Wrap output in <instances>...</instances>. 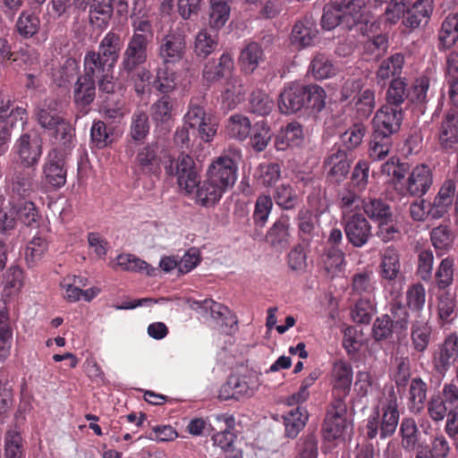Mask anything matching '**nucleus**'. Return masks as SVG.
<instances>
[{
    "label": "nucleus",
    "mask_w": 458,
    "mask_h": 458,
    "mask_svg": "<svg viewBox=\"0 0 458 458\" xmlns=\"http://www.w3.org/2000/svg\"><path fill=\"white\" fill-rule=\"evenodd\" d=\"M113 12L112 0H93L89 5V21L98 28H106Z\"/></svg>",
    "instance_id": "obj_36"
},
{
    "label": "nucleus",
    "mask_w": 458,
    "mask_h": 458,
    "mask_svg": "<svg viewBox=\"0 0 458 458\" xmlns=\"http://www.w3.org/2000/svg\"><path fill=\"white\" fill-rule=\"evenodd\" d=\"M264 60V52L257 42L248 43L241 51L239 63L242 71L252 73Z\"/></svg>",
    "instance_id": "obj_34"
},
{
    "label": "nucleus",
    "mask_w": 458,
    "mask_h": 458,
    "mask_svg": "<svg viewBox=\"0 0 458 458\" xmlns=\"http://www.w3.org/2000/svg\"><path fill=\"white\" fill-rule=\"evenodd\" d=\"M455 190V182L451 179L445 180L431 202L428 216L434 219L443 217L454 201Z\"/></svg>",
    "instance_id": "obj_23"
},
{
    "label": "nucleus",
    "mask_w": 458,
    "mask_h": 458,
    "mask_svg": "<svg viewBox=\"0 0 458 458\" xmlns=\"http://www.w3.org/2000/svg\"><path fill=\"white\" fill-rule=\"evenodd\" d=\"M167 174L176 177L178 186L186 193L194 191L199 182V174L193 158L182 152L177 157H168L165 165Z\"/></svg>",
    "instance_id": "obj_4"
},
{
    "label": "nucleus",
    "mask_w": 458,
    "mask_h": 458,
    "mask_svg": "<svg viewBox=\"0 0 458 458\" xmlns=\"http://www.w3.org/2000/svg\"><path fill=\"white\" fill-rule=\"evenodd\" d=\"M96 97V82L91 78L81 75L77 78L73 88V98L77 106L86 107Z\"/></svg>",
    "instance_id": "obj_32"
},
{
    "label": "nucleus",
    "mask_w": 458,
    "mask_h": 458,
    "mask_svg": "<svg viewBox=\"0 0 458 458\" xmlns=\"http://www.w3.org/2000/svg\"><path fill=\"white\" fill-rule=\"evenodd\" d=\"M208 24L213 30H219L229 20L231 8L229 0H209Z\"/></svg>",
    "instance_id": "obj_43"
},
{
    "label": "nucleus",
    "mask_w": 458,
    "mask_h": 458,
    "mask_svg": "<svg viewBox=\"0 0 458 458\" xmlns=\"http://www.w3.org/2000/svg\"><path fill=\"white\" fill-rule=\"evenodd\" d=\"M433 0H418L406 10L403 26L410 31L428 24L433 13Z\"/></svg>",
    "instance_id": "obj_22"
},
{
    "label": "nucleus",
    "mask_w": 458,
    "mask_h": 458,
    "mask_svg": "<svg viewBox=\"0 0 458 458\" xmlns=\"http://www.w3.org/2000/svg\"><path fill=\"white\" fill-rule=\"evenodd\" d=\"M367 129L364 123L360 122L353 123L344 131L339 135V142L334 147H340L346 152L357 148L362 142L366 135Z\"/></svg>",
    "instance_id": "obj_31"
},
{
    "label": "nucleus",
    "mask_w": 458,
    "mask_h": 458,
    "mask_svg": "<svg viewBox=\"0 0 458 458\" xmlns=\"http://www.w3.org/2000/svg\"><path fill=\"white\" fill-rule=\"evenodd\" d=\"M217 46V34H212L207 29H201L195 36L193 52L198 58L206 59L216 49Z\"/></svg>",
    "instance_id": "obj_37"
},
{
    "label": "nucleus",
    "mask_w": 458,
    "mask_h": 458,
    "mask_svg": "<svg viewBox=\"0 0 458 458\" xmlns=\"http://www.w3.org/2000/svg\"><path fill=\"white\" fill-rule=\"evenodd\" d=\"M5 458H24V445L21 434L15 429L6 432L4 438Z\"/></svg>",
    "instance_id": "obj_59"
},
{
    "label": "nucleus",
    "mask_w": 458,
    "mask_h": 458,
    "mask_svg": "<svg viewBox=\"0 0 458 458\" xmlns=\"http://www.w3.org/2000/svg\"><path fill=\"white\" fill-rule=\"evenodd\" d=\"M184 124L193 131H196L198 136L205 142L211 141L216 133V119L193 100L190 102L188 112L184 115Z\"/></svg>",
    "instance_id": "obj_7"
},
{
    "label": "nucleus",
    "mask_w": 458,
    "mask_h": 458,
    "mask_svg": "<svg viewBox=\"0 0 458 458\" xmlns=\"http://www.w3.org/2000/svg\"><path fill=\"white\" fill-rule=\"evenodd\" d=\"M274 199L279 207L290 210L296 207L298 195L290 184L282 183L276 188Z\"/></svg>",
    "instance_id": "obj_61"
},
{
    "label": "nucleus",
    "mask_w": 458,
    "mask_h": 458,
    "mask_svg": "<svg viewBox=\"0 0 458 458\" xmlns=\"http://www.w3.org/2000/svg\"><path fill=\"white\" fill-rule=\"evenodd\" d=\"M321 264L331 277H335L344 270V252L335 248L329 247L325 249L324 253L320 258Z\"/></svg>",
    "instance_id": "obj_39"
},
{
    "label": "nucleus",
    "mask_w": 458,
    "mask_h": 458,
    "mask_svg": "<svg viewBox=\"0 0 458 458\" xmlns=\"http://www.w3.org/2000/svg\"><path fill=\"white\" fill-rule=\"evenodd\" d=\"M297 225L300 237L302 241L309 242L315 234H317L316 217L313 213L307 209L301 208L297 215Z\"/></svg>",
    "instance_id": "obj_52"
},
{
    "label": "nucleus",
    "mask_w": 458,
    "mask_h": 458,
    "mask_svg": "<svg viewBox=\"0 0 458 458\" xmlns=\"http://www.w3.org/2000/svg\"><path fill=\"white\" fill-rule=\"evenodd\" d=\"M431 327L425 321H415L412 324L411 331V343L414 349L419 352H423L430 341Z\"/></svg>",
    "instance_id": "obj_53"
},
{
    "label": "nucleus",
    "mask_w": 458,
    "mask_h": 458,
    "mask_svg": "<svg viewBox=\"0 0 458 458\" xmlns=\"http://www.w3.org/2000/svg\"><path fill=\"white\" fill-rule=\"evenodd\" d=\"M398 406L394 391H391L387 396L380 399L378 403L373 406L364 426L368 439H375L377 436L381 439H386L395 433L400 420Z\"/></svg>",
    "instance_id": "obj_1"
},
{
    "label": "nucleus",
    "mask_w": 458,
    "mask_h": 458,
    "mask_svg": "<svg viewBox=\"0 0 458 458\" xmlns=\"http://www.w3.org/2000/svg\"><path fill=\"white\" fill-rule=\"evenodd\" d=\"M403 64L404 55L402 53H395L384 60L377 72V82L384 86L391 77L399 75Z\"/></svg>",
    "instance_id": "obj_40"
},
{
    "label": "nucleus",
    "mask_w": 458,
    "mask_h": 458,
    "mask_svg": "<svg viewBox=\"0 0 458 458\" xmlns=\"http://www.w3.org/2000/svg\"><path fill=\"white\" fill-rule=\"evenodd\" d=\"M323 166L329 181L336 183L343 182L351 166L347 152L340 147H333L325 158Z\"/></svg>",
    "instance_id": "obj_17"
},
{
    "label": "nucleus",
    "mask_w": 458,
    "mask_h": 458,
    "mask_svg": "<svg viewBox=\"0 0 458 458\" xmlns=\"http://www.w3.org/2000/svg\"><path fill=\"white\" fill-rule=\"evenodd\" d=\"M402 446L405 451H414L419 442V429L414 419L407 417L401 421L399 429Z\"/></svg>",
    "instance_id": "obj_46"
},
{
    "label": "nucleus",
    "mask_w": 458,
    "mask_h": 458,
    "mask_svg": "<svg viewBox=\"0 0 458 458\" xmlns=\"http://www.w3.org/2000/svg\"><path fill=\"white\" fill-rule=\"evenodd\" d=\"M48 243L41 236H34L26 245L25 260L30 267L36 266L44 257Z\"/></svg>",
    "instance_id": "obj_49"
},
{
    "label": "nucleus",
    "mask_w": 458,
    "mask_h": 458,
    "mask_svg": "<svg viewBox=\"0 0 458 458\" xmlns=\"http://www.w3.org/2000/svg\"><path fill=\"white\" fill-rule=\"evenodd\" d=\"M281 177V168L276 163H263L255 172L257 182L264 187L274 185Z\"/></svg>",
    "instance_id": "obj_55"
},
{
    "label": "nucleus",
    "mask_w": 458,
    "mask_h": 458,
    "mask_svg": "<svg viewBox=\"0 0 458 458\" xmlns=\"http://www.w3.org/2000/svg\"><path fill=\"white\" fill-rule=\"evenodd\" d=\"M378 274L385 285H394L401 277L399 252L393 247L386 248L380 254Z\"/></svg>",
    "instance_id": "obj_20"
},
{
    "label": "nucleus",
    "mask_w": 458,
    "mask_h": 458,
    "mask_svg": "<svg viewBox=\"0 0 458 458\" xmlns=\"http://www.w3.org/2000/svg\"><path fill=\"white\" fill-rule=\"evenodd\" d=\"M316 22L312 17L305 16L293 27L290 42L296 49H303L314 45L318 36Z\"/></svg>",
    "instance_id": "obj_19"
},
{
    "label": "nucleus",
    "mask_w": 458,
    "mask_h": 458,
    "mask_svg": "<svg viewBox=\"0 0 458 458\" xmlns=\"http://www.w3.org/2000/svg\"><path fill=\"white\" fill-rule=\"evenodd\" d=\"M362 209L371 220L378 222L388 220L392 216L389 205L380 199H364Z\"/></svg>",
    "instance_id": "obj_48"
},
{
    "label": "nucleus",
    "mask_w": 458,
    "mask_h": 458,
    "mask_svg": "<svg viewBox=\"0 0 458 458\" xmlns=\"http://www.w3.org/2000/svg\"><path fill=\"white\" fill-rule=\"evenodd\" d=\"M427 395V385L420 377L411 380L409 389L410 410L420 411Z\"/></svg>",
    "instance_id": "obj_57"
},
{
    "label": "nucleus",
    "mask_w": 458,
    "mask_h": 458,
    "mask_svg": "<svg viewBox=\"0 0 458 458\" xmlns=\"http://www.w3.org/2000/svg\"><path fill=\"white\" fill-rule=\"evenodd\" d=\"M117 266L124 271L145 273L149 276H155L157 271V268L132 254L119 255Z\"/></svg>",
    "instance_id": "obj_44"
},
{
    "label": "nucleus",
    "mask_w": 458,
    "mask_h": 458,
    "mask_svg": "<svg viewBox=\"0 0 458 458\" xmlns=\"http://www.w3.org/2000/svg\"><path fill=\"white\" fill-rule=\"evenodd\" d=\"M403 119V110L398 106H383L375 114L373 123V133L377 137L391 138L398 132Z\"/></svg>",
    "instance_id": "obj_11"
},
{
    "label": "nucleus",
    "mask_w": 458,
    "mask_h": 458,
    "mask_svg": "<svg viewBox=\"0 0 458 458\" xmlns=\"http://www.w3.org/2000/svg\"><path fill=\"white\" fill-rule=\"evenodd\" d=\"M83 66V75L97 80L100 92L110 94L114 91V64L96 51H89L84 56Z\"/></svg>",
    "instance_id": "obj_3"
},
{
    "label": "nucleus",
    "mask_w": 458,
    "mask_h": 458,
    "mask_svg": "<svg viewBox=\"0 0 458 458\" xmlns=\"http://www.w3.org/2000/svg\"><path fill=\"white\" fill-rule=\"evenodd\" d=\"M149 44L141 38H129L120 64V73L122 76L132 73L138 67L147 62L148 47Z\"/></svg>",
    "instance_id": "obj_14"
},
{
    "label": "nucleus",
    "mask_w": 458,
    "mask_h": 458,
    "mask_svg": "<svg viewBox=\"0 0 458 458\" xmlns=\"http://www.w3.org/2000/svg\"><path fill=\"white\" fill-rule=\"evenodd\" d=\"M135 166L143 174H157L160 172V159L157 144H148L137 151Z\"/></svg>",
    "instance_id": "obj_25"
},
{
    "label": "nucleus",
    "mask_w": 458,
    "mask_h": 458,
    "mask_svg": "<svg viewBox=\"0 0 458 458\" xmlns=\"http://www.w3.org/2000/svg\"><path fill=\"white\" fill-rule=\"evenodd\" d=\"M79 66L75 59L67 58L52 68V78L59 87H66L78 75Z\"/></svg>",
    "instance_id": "obj_41"
},
{
    "label": "nucleus",
    "mask_w": 458,
    "mask_h": 458,
    "mask_svg": "<svg viewBox=\"0 0 458 458\" xmlns=\"http://www.w3.org/2000/svg\"><path fill=\"white\" fill-rule=\"evenodd\" d=\"M310 71L317 80H324L335 74L336 69L331 60L323 54L318 53L312 58Z\"/></svg>",
    "instance_id": "obj_51"
},
{
    "label": "nucleus",
    "mask_w": 458,
    "mask_h": 458,
    "mask_svg": "<svg viewBox=\"0 0 458 458\" xmlns=\"http://www.w3.org/2000/svg\"><path fill=\"white\" fill-rule=\"evenodd\" d=\"M61 145L48 152L43 165L42 182L51 190L62 188L66 183L67 168L65 165L66 150Z\"/></svg>",
    "instance_id": "obj_5"
},
{
    "label": "nucleus",
    "mask_w": 458,
    "mask_h": 458,
    "mask_svg": "<svg viewBox=\"0 0 458 458\" xmlns=\"http://www.w3.org/2000/svg\"><path fill=\"white\" fill-rule=\"evenodd\" d=\"M364 199H360L358 192L345 189L340 194L339 207L341 209L342 219L347 216L360 214L357 212L363 207Z\"/></svg>",
    "instance_id": "obj_50"
},
{
    "label": "nucleus",
    "mask_w": 458,
    "mask_h": 458,
    "mask_svg": "<svg viewBox=\"0 0 458 458\" xmlns=\"http://www.w3.org/2000/svg\"><path fill=\"white\" fill-rule=\"evenodd\" d=\"M309 419V413L303 407L297 406L284 416L285 435L290 438H295L305 427Z\"/></svg>",
    "instance_id": "obj_38"
},
{
    "label": "nucleus",
    "mask_w": 458,
    "mask_h": 458,
    "mask_svg": "<svg viewBox=\"0 0 458 458\" xmlns=\"http://www.w3.org/2000/svg\"><path fill=\"white\" fill-rule=\"evenodd\" d=\"M12 336L8 312L3 309L0 310V362L4 361L10 355Z\"/></svg>",
    "instance_id": "obj_54"
},
{
    "label": "nucleus",
    "mask_w": 458,
    "mask_h": 458,
    "mask_svg": "<svg viewBox=\"0 0 458 458\" xmlns=\"http://www.w3.org/2000/svg\"><path fill=\"white\" fill-rule=\"evenodd\" d=\"M154 88L166 95L176 88V73L171 69V65L160 64L156 70Z\"/></svg>",
    "instance_id": "obj_45"
},
{
    "label": "nucleus",
    "mask_w": 458,
    "mask_h": 458,
    "mask_svg": "<svg viewBox=\"0 0 458 458\" xmlns=\"http://www.w3.org/2000/svg\"><path fill=\"white\" fill-rule=\"evenodd\" d=\"M305 85L293 82L280 94L278 108L283 114H293L305 108Z\"/></svg>",
    "instance_id": "obj_21"
},
{
    "label": "nucleus",
    "mask_w": 458,
    "mask_h": 458,
    "mask_svg": "<svg viewBox=\"0 0 458 458\" xmlns=\"http://www.w3.org/2000/svg\"><path fill=\"white\" fill-rule=\"evenodd\" d=\"M132 35L131 38H141L151 43L154 38V30L151 21L150 10L142 1H136L131 14Z\"/></svg>",
    "instance_id": "obj_16"
},
{
    "label": "nucleus",
    "mask_w": 458,
    "mask_h": 458,
    "mask_svg": "<svg viewBox=\"0 0 458 458\" xmlns=\"http://www.w3.org/2000/svg\"><path fill=\"white\" fill-rule=\"evenodd\" d=\"M342 12L343 28L352 30L359 27L358 30H363L361 24L366 26L369 22V15L366 13L365 0H342L338 3Z\"/></svg>",
    "instance_id": "obj_18"
},
{
    "label": "nucleus",
    "mask_w": 458,
    "mask_h": 458,
    "mask_svg": "<svg viewBox=\"0 0 458 458\" xmlns=\"http://www.w3.org/2000/svg\"><path fill=\"white\" fill-rule=\"evenodd\" d=\"M38 189L36 174L33 171L21 170L16 172L12 181V193L13 198L30 199Z\"/></svg>",
    "instance_id": "obj_27"
},
{
    "label": "nucleus",
    "mask_w": 458,
    "mask_h": 458,
    "mask_svg": "<svg viewBox=\"0 0 458 458\" xmlns=\"http://www.w3.org/2000/svg\"><path fill=\"white\" fill-rule=\"evenodd\" d=\"M92 144L98 148H104L113 141L112 129L107 128L102 121L94 122L90 129Z\"/></svg>",
    "instance_id": "obj_63"
},
{
    "label": "nucleus",
    "mask_w": 458,
    "mask_h": 458,
    "mask_svg": "<svg viewBox=\"0 0 458 458\" xmlns=\"http://www.w3.org/2000/svg\"><path fill=\"white\" fill-rule=\"evenodd\" d=\"M353 371L352 365L344 360H337L331 370V385L333 388L346 396L352 386Z\"/></svg>",
    "instance_id": "obj_28"
},
{
    "label": "nucleus",
    "mask_w": 458,
    "mask_h": 458,
    "mask_svg": "<svg viewBox=\"0 0 458 458\" xmlns=\"http://www.w3.org/2000/svg\"><path fill=\"white\" fill-rule=\"evenodd\" d=\"M149 132L148 115L143 111H136L131 116L130 134L134 140H141Z\"/></svg>",
    "instance_id": "obj_64"
},
{
    "label": "nucleus",
    "mask_w": 458,
    "mask_h": 458,
    "mask_svg": "<svg viewBox=\"0 0 458 458\" xmlns=\"http://www.w3.org/2000/svg\"><path fill=\"white\" fill-rule=\"evenodd\" d=\"M346 238L353 247L365 246L373 236L372 226L363 214H355L342 219Z\"/></svg>",
    "instance_id": "obj_13"
},
{
    "label": "nucleus",
    "mask_w": 458,
    "mask_h": 458,
    "mask_svg": "<svg viewBox=\"0 0 458 458\" xmlns=\"http://www.w3.org/2000/svg\"><path fill=\"white\" fill-rule=\"evenodd\" d=\"M273 106V101L265 92L259 89L252 91L249 105L251 113L265 116L270 114Z\"/></svg>",
    "instance_id": "obj_62"
},
{
    "label": "nucleus",
    "mask_w": 458,
    "mask_h": 458,
    "mask_svg": "<svg viewBox=\"0 0 458 458\" xmlns=\"http://www.w3.org/2000/svg\"><path fill=\"white\" fill-rule=\"evenodd\" d=\"M246 89L238 77H229L221 94V104L226 110H232L243 99Z\"/></svg>",
    "instance_id": "obj_29"
},
{
    "label": "nucleus",
    "mask_w": 458,
    "mask_h": 458,
    "mask_svg": "<svg viewBox=\"0 0 458 458\" xmlns=\"http://www.w3.org/2000/svg\"><path fill=\"white\" fill-rule=\"evenodd\" d=\"M206 176L227 191L237 179L236 163L232 157L222 155L209 165Z\"/></svg>",
    "instance_id": "obj_10"
},
{
    "label": "nucleus",
    "mask_w": 458,
    "mask_h": 458,
    "mask_svg": "<svg viewBox=\"0 0 458 458\" xmlns=\"http://www.w3.org/2000/svg\"><path fill=\"white\" fill-rule=\"evenodd\" d=\"M122 47L123 40L120 34L110 30L100 40L98 51L96 52L115 65L118 61Z\"/></svg>",
    "instance_id": "obj_35"
},
{
    "label": "nucleus",
    "mask_w": 458,
    "mask_h": 458,
    "mask_svg": "<svg viewBox=\"0 0 458 458\" xmlns=\"http://www.w3.org/2000/svg\"><path fill=\"white\" fill-rule=\"evenodd\" d=\"M187 49L185 35L179 30H170L161 40L158 57L165 65H174L181 62Z\"/></svg>",
    "instance_id": "obj_9"
},
{
    "label": "nucleus",
    "mask_w": 458,
    "mask_h": 458,
    "mask_svg": "<svg viewBox=\"0 0 458 458\" xmlns=\"http://www.w3.org/2000/svg\"><path fill=\"white\" fill-rule=\"evenodd\" d=\"M406 170V164L400 163L399 159L394 157L381 165L382 174L392 176V183L396 191L399 190V185L405 178Z\"/></svg>",
    "instance_id": "obj_60"
},
{
    "label": "nucleus",
    "mask_w": 458,
    "mask_h": 458,
    "mask_svg": "<svg viewBox=\"0 0 458 458\" xmlns=\"http://www.w3.org/2000/svg\"><path fill=\"white\" fill-rule=\"evenodd\" d=\"M13 149L21 163L26 167L36 165L42 155V140L29 132L22 133L15 141Z\"/></svg>",
    "instance_id": "obj_15"
},
{
    "label": "nucleus",
    "mask_w": 458,
    "mask_h": 458,
    "mask_svg": "<svg viewBox=\"0 0 458 458\" xmlns=\"http://www.w3.org/2000/svg\"><path fill=\"white\" fill-rule=\"evenodd\" d=\"M438 142L445 150L452 149L458 143V112L448 113L443 120L439 128Z\"/></svg>",
    "instance_id": "obj_30"
},
{
    "label": "nucleus",
    "mask_w": 458,
    "mask_h": 458,
    "mask_svg": "<svg viewBox=\"0 0 458 458\" xmlns=\"http://www.w3.org/2000/svg\"><path fill=\"white\" fill-rule=\"evenodd\" d=\"M303 130L298 122H291L284 128H282L276 137V146L279 149L285 147L298 146L303 140Z\"/></svg>",
    "instance_id": "obj_42"
},
{
    "label": "nucleus",
    "mask_w": 458,
    "mask_h": 458,
    "mask_svg": "<svg viewBox=\"0 0 458 458\" xmlns=\"http://www.w3.org/2000/svg\"><path fill=\"white\" fill-rule=\"evenodd\" d=\"M439 40L445 47H452L458 39V14L448 15L439 31Z\"/></svg>",
    "instance_id": "obj_58"
},
{
    "label": "nucleus",
    "mask_w": 458,
    "mask_h": 458,
    "mask_svg": "<svg viewBox=\"0 0 458 458\" xmlns=\"http://www.w3.org/2000/svg\"><path fill=\"white\" fill-rule=\"evenodd\" d=\"M433 184V172L425 164L415 165L408 174L407 178L402 181L399 190L402 194L420 198L424 196Z\"/></svg>",
    "instance_id": "obj_8"
},
{
    "label": "nucleus",
    "mask_w": 458,
    "mask_h": 458,
    "mask_svg": "<svg viewBox=\"0 0 458 458\" xmlns=\"http://www.w3.org/2000/svg\"><path fill=\"white\" fill-rule=\"evenodd\" d=\"M230 386H233V398L238 400L252 396L259 386V383L257 378L230 377Z\"/></svg>",
    "instance_id": "obj_56"
},
{
    "label": "nucleus",
    "mask_w": 458,
    "mask_h": 458,
    "mask_svg": "<svg viewBox=\"0 0 458 458\" xmlns=\"http://www.w3.org/2000/svg\"><path fill=\"white\" fill-rule=\"evenodd\" d=\"M195 201L198 205L205 208L215 207L226 192L215 182L206 176V178L196 186Z\"/></svg>",
    "instance_id": "obj_24"
},
{
    "label": "nucleus",
    "mask_w": 458,
    "mask_h": 458,
    "mask_svg": "<svg viewBox=\"0 0 458 458\" xmlns=\"http://www.w3.org/2000/svg\"><path fill=\"white\" fill-rule=\"evenodd\" d=\"M251 123L248 117L242 114L232 115L226 124V133L238 140H244L250 135Z\"/></svg>",
    "instance_id": "obj_47"
},
{
    "label": "nucleus",
    "mask_w": 458,
    "mask_h": 458,
    "mask_svg": "<svg viewBox=\"0 0 458 458\" xmlns=\"http://www.w3.org/2000/svg\"><path fill=\"white\" fill-rule=\"evenodd\" d=\"M458 359V335L451 334L432 353V366L437 374L445 377Z\"/></svg>",
    "instance_id": "obj_12"
},
{
    "label": "nucleus",
    "mask_w": 458,
    "mask_h": 458,
    "mask_svg": "<svg viewBox=\"0 0 458 458\" xmlns=\"http://www.w3.org/2000/svg\"><path fill=\"white\" fill-rule=\"evenodd\" d=\"M290 220L288 216L278 218L268 230L267 242L276 249H283L289 243L290 239Z\"/></svg>",
    "instance_id": "obj_33"
},
{
    "label": "nucleus",
    "mask_w": 458,
    "mask_h": 458,
    "mask_svg": "<svg viewBox=\"0 0 458 458\" xmlns=\"http://www.w3.org/2000/svg\"><path fill=\"white\" fill-rule=\"evenodd\" d=\"M34 115L38 123L50 131L64 148L72 146V127L61 114V104L55 98H47L35 108Z\"/></svg>",
    "instance_id": "obj_2"
},
{
    "label": "nucleus",
    "mask_w": 458,
    "mask_h": 458,
    "mask_svg": "<svg viewBox=\"0 0 458 458\" xmlns=\"http://www.w3.org/2000/svg\"><path fill=\"white\" fill-rule=\"evenodd\" d=\"M350 426L346 403L343 399L335 400L327 412L322 426L325 440L334 441L343 438Z\"/></svg>",
    "instance_id": "obj_6"
},
{
    "label": "nucleus",
    "mask_w": 458,
    "mask_h": 458,
    "mask_svg": "<svg viewBox=\"0 0 458 458\" xmlns=\"http://www.w3.org/2000/svg\"><path fill=\"white\" fill-rule=\"evenodd\" d=\"M234 69L233 56L229 53H224L218 62H208L203 69L202 77L208 83L218 81L222 78L230 76Z\"/></svg>",
    "instance_id": "obj_26"
}]
</instances>
